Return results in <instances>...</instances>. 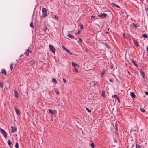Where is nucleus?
<instances>
[{
	"label": "nucleus",
	"instance_id": "1",
	"mask_svg": "<svg viewBox=\"0 0 148 148\" xmlns=\"http://www.w3.org/2000/svg\"><path fill=\"white\" fill-rule=\"evenodd\" d=\"M49 49L51 52L53 53H56V50L54 47L52 45L49 44Z\"/></svg>",
	"mask_w": 148,
	"mask_h": 148
},
{
	"label": "nucleus",
	"instance_id": "2",
	"mask_svg": "<svg viewBox=\"0 0 148 148\" xmlns=\"http://www.w3.org/2000/svg\"><path fill=\"white\" fill-rule=\"evenodd\" d=\"M42 12L43 13L42 14V17L44 18L47 15V11L46 9L45 8H42Z\"/></svg>",
	"mask_w": 148,
	"mask_h": 148
},
{
	"label": "nucleus",
	"instance_id": "3",
	"mask_svg": "<svg viewBox=\"0 0 148 148\" xmlns=\"http://www.w3.org/2000/svg\"><path fill=\"white\" fill-rule=\"evenodd\" d=\"M0 131L3 134V136L5 138H6L7 137V133L5 131L1 128H0Z\"/></svg>",
	"mask_w": 148,
	"mask_h": 148
},
{
	"label": "nucleus",
	"instance_id": "4",
	"mask_svg": "<svg viewBox=\"0 0 148 148\" xmlns=\"http://www.w3.org/2000/svg\"><path fill=\"white\" fill-rule=\"evenodd\" d=\"M107 16V14L105 13H103L101 15H98L99 17H101L102 18H106Z\"/></svg>",
	"mask_w": 148,
	"mask_h": 148
},
{
	"label": "nucleus",
	"instance_id": "5",
	"mask_svg": "<svg viewBox=\"0 0 148 148\" xmlns=\"http://www.w3.org/2000/svg\"><path fill=\"white\" fill-rule=\"evenodd\" d=\"M11 128L12 129L11 131L12 133H14L17 130V128L16 127H14L13 126H11Z\"/></svg>",
	"mask_w": 148,
	"mask_h": 148
},
{
	"label": "nucleus",
	"instance_id": "6",
	"mask_svg": "<svg viewBox=\"0 0 148 148\" xmlns=\"http://www.w3.org/2000/svg\"><path fill=\"white\" fill-rule=\"evenodd\" d=\"M62 47L63 49L64 50H65L68 53H69L70 54H71V55L72 54V53L70 52V51L68 49L66 48L65 47L63 46H62Z\"/></svg>",
	"mask_w": 148,
	"mask_h": 148
},
{
	"label": "nucleus",
	"instance_id": "7",
	"mask_svg": "<svg viewBox=\"0 0 148 148\" xmlns=\"http://www.w3.org/2000/svg\"><path fill=\"white\" fill-rule=\"evenodd\" d=\"M31 52V51L29 49H27L25 53V54H26L27 56H29V53Z\"/></svg>",
	"mask_w": 148,
	"mask_h": 148
},
{
	"label": "nucleus",
	"instance_id": "8",
	"mask_svg": "<svg viewBox=\"0 0 148 148\" xmlns=\"http://www.w3.org/2000/svg\"><path fill=\"white\" fill-rule=\"evenodd\" d=\"M15 97L16 98L18 97L19 95L18 93L16 90H14Z\"/></svg>",
	"mask_w": 148,
	"mask_h": 148
},
{
	"label": "nucleus",
	"instance_id": "9",
	"mask_svg": "<svg viewBox=\"0 0 148 148\" xmlns=\"http://www.w3.org/2000/svg\"><path fill=\"white\" fill-rule=\"evenodd\" d=\"M29 62L31 64H34L35 63V61L34 60H32L29 61Z\"/></svg>",
	"mask_w": 148,
	"mask_h": 148
},
{
	"label": "nucleus",
	"instance_id": "10",
	"mask_svg": "<svg viewBox=\"0 0 148 148\" xmlns=\"http://www.w3.org/2000/svg\"><path fill=\"white\" fill-rule=\"evenodd\" d=\"M130 95L132 98H134L136 96L135 94L133 92H131L130 93Z\"/></svg>",
	"mask_w": 148,
	"mask_h": 148
},
{
	"label": "nucleus",
	"instance_id": "11",
	"mask_svg": "<svg viewBox=\"0 0 148 148\" xmlns=\"http://www.w3.org/2000/svg\"><path fill=\"white\" fill-rule=\"evenodd\" d=\"M15 111H16V113L17 114H20V111H19V110L16 107L15 108Z\"/></svg>",
	"mask_w": 148,
	"mask_h": 148
},
{
	"label": "nucleus",
	"instance_id": "12",
	"mask_svg": "<svg viewBox=\"0 0 148 148\" xmlns=\"http://www.w3.org/2000/svg\"><path fill=\"white\" fill-rule=\"evenodd\" d=\"M1 73L2 74H4L5 75H6V72L5 70V69H3L1 71Z\"/></svg>",
	"mask_w": 148,
	"mask_h": 148
},
{
	"label": "nucleus",
	"instance_id": "13",
	"mask_svg": "<svg viewBox=\"0 0 148 148\" xmlns=\"http://www.w3.org/2000/svg\"><path fill=\"white\" fill-rule=\"evenodd\" d=\"M67 36L68 37L71 38L72 39L74 38V37L73 36L71 35V34H68Z\"/></svg>",
	"mask_w": 148,
	"mask_h": 148
},
{
	"label": "nucleus",
	"instance_id": "14",
	"mask_svg": "<svg viewBox=\"0 0 148 148\" xmlns=\"http://www.w3.org/2000/svg\"><path fill=\"white\" fill-rule=\"evenodd\" d=\"M52 17L56 20H58V16L56 15H53L52 16Z\"/></svg>",
	"mask_w": 148,
	"mask_h": 148
},
{
	"label": "nucleus",
	"instance_id": "15",
	"mask_svg": "<svg viewBox=\"0 0 148 148\" xmlns=\"http://www.w3.org/2000/svg\"><path fill=\"white\" fill-rule=\"evenodd\" d=\"M48 112H49V113H50L51 114H53V111L52 110H51V109H49L48 110Z\"/></svg>",
	"mask_w": 148,
	"mask_h": 148
},
{
	"label": "nucleus",
	"instance_id": "16",
	"mask_svg": "<svg viewBox=\"0 0 148 148\" xmlns=\"http://www.w3.org/2000/svg\"><path fill=\"white\" fill-rule=\"evenodd\" d=\"M7 143L8 144L10 145H11L12 144V143L10 139H8Z\"/></svg>",
	"mask_w": 148,
	"mask_h": 148
},
{
	"label": "nucleus",
	"instance_id": "17",
	"mask_svg": "<svg viewBox=\"0 0 148 148\" xmlns=\"http://www.w3.org/2000/svg\"><path fill=\"white\" fill-rule=\"evenodd\" d=\"M136 148H141V146L138 144H136Z\"/></svg>",
	"mask_w": 148,
	"mask_h": 148
},
{
	"label": "nucleus",
	"instance_id": "18",
	"mask_svg": "<svg viewBox=\"0 0 148 148\" xmlns=\"http://www.w3.org/2000/svg\"><path fill=\"white\" fill-rule=\"evenodd\" d=\"M52 82L55 84H56L57 83V81L54 78H53L52 79Z\"/></svg>",
	"mask_w": 148,
	"mask_h": 148
},
{
	"label": "nucleus",
	"instance_id": "19",
	"mask_svg": "<svg viewBox=\"0 0 148 148\" xmlns=\"http://www.w3.org/2000/svg\"><path fill=\"white\" fill-rule=\"evenodd\" d=\"M131 61L132 62V63H133V64H134V65H135L136 67L137 66H138L135 63V62L134 60H131Z\"/></svg>",
	"mask_w": 148,
	"mask_h": 148
},
{
	"label": "nucleus",
	"instance_id": "20",
	"mask_svg": "<svg viewBox=\"0 0 148 148\" xmlns=\"http://www.w3.org/2000/svg\"><path fill=\"white\" fill-rule=\"evenodd\" d=\"M134 44L137 46L138 47L139 46V44L138 42L136 41L134 42Z\"/></svg>",
	"mask_w": 148,
	"mask_h": 148
},
{
	"label": "nucleus",
	"instance_id": "21",
	"mask_svg": "<svg viewBox=\"0 0 148 148\" xmlns=\"http://www.w3.org/2000/svg\"><path fill=\"white\" fill-rule=\"evenodd\" d=\"M143 37L145 38H147L148 37L147 36L146 34H143Z\"/></svg>",
	"mask_w": 148,
	"mask_h": 148
},
{
	"label": "nucleus",
	"instance_id": "22",
	"mask_svg": "<svg viewBox=\"0 0 148 148\" xmlns=\"http://www.w3.org/2000/svg\"><path fill=\"white\" fill-rule=\"evenodd\" d=\"M15 147L16 148H19V144L18 143H16L15 145Z\"/></svg>",
	"mask_w": 148,
	"mask_h": 148
},
{
	"label": "nucleus",
	"instance_id": "23",
	"mask_svg": "<svg viewBox=\"0 0 148 148\" xmlns=\"http://www.w3.org/2000/svg\"><path fill=\"white\" fill-rule=\"evenodd\" d=\"M3 83L2 82H0V87L2 88V87H3Z\"/></svg>",
	"mask_w": 148,
	"mask_h": 148
},
{
	"label": "nucleus",
	"instance_id": "24",
	"mask_svg": "<svg viewBox=\"0 0 148 148\" xmlns=\"http://www.w3.org/2000/svg\"><path fill=\"white\" fill-rule=\"evenodd\" d=\"M30 26L32 27H34V25H33V23L32 22L30 23Z\"/></svg>",
	"mask_w": 148,
	"mask_h": 148
},
{
	"label": "nucleus",
	"instance_id": "25",
	"mask_svg": "<svg viewBox=\"0 0 148 148\" xmlns=\"http://www.w3.org/2000/svg\"><path fill=\"white\" fill-rule=\"evenodd\" d=\"M72 65L73 66H77V64L76 63H74L73 62H72Z\"/></svg>",
	"mask_w": 148,
	"mask_h": 148
},
{
	"label": "nucleus",
	"instance_id": "26",
	"mask_svg": "<svg viewBox=\"0 0 148 148\" xmlns=\"http://www.w3.org/2000/svg\"><path fill=\"white\" fill-rule=\"evenodd\" d=\"M13 63H12L10 65V68L11 69H13Z\"/></svg>",
	"mask_w": 148,
	"mask_h": 148
},
{
	"label": "nucleus",
	"instance_id": "27",
	"mask_svg": "<svg viewBox=\"0 0 148 148\" xmlns=\"http://www.w3.org/2000/svg\"><path fill=\"white\" fill-rule=\"evenodd\" d=\"M80 28L81 29H83V25L82 24H80Z\"/></svg>",
	"mask_w": 148,
	"mask_h": 148
},
{
	"label": "nucleus",
	"instance_id": "28",
	"mask_svg": "<svg viewBox=\"0 0 148 148\" xmlns=\"http://www.w3.org/2000/svg\"><path fill=\"white\" fill-rule=\"evenodd\" d=\"M86 109L89 113H90L91 112V111L88 108H86Z\"/></svg>",
	"mask_w": 148,
	"mask_h": 148
},
{
	"label": "nucleus",
	"instance_id": "29",
	"mask_svg": "<svg viewBox=\"0 0 148 148\" xmlns=\"http://www.w3.org/2000/svg\"><path fill=\"white\" fill-rule=\"evenodd\" d=\"M57 113V111L56 110H53V114H56Z\"/></svg>",
	"mask_w": 148,
	"mask_h": 148
},
{
	"label": "nucleus",
	"instance_id": "30",
	"mask_svg": "<svg viewBox=\"0 0 148 148\" xmlns=\"http://www.w3.org/2000/svg\"><path fill=\"white\" fill-rule=\"evenodd\" d=\"M91 146L92 148H94V144L93 143H92V144H91Z\"/></svg>",
	"mask_w": 148,
	"mask_h": 148
},
{
	"label": "nucleus",
	"instance_id": "31",
	"mask_svg": "<svg viewBox=\"0 0 148 148\" xmlns=\"http://www.w3.org/2000/svg\"><path fill=\"white\" fill-rule=\"evenodd\" d=\"M74 70L76 72H78V70L75 67L74 68Z\"/></svg>",
	"mask_w": 148,
	"mask_h": 148
},
{
	"label": "nucleus",
	"instance_id": "32",
	"mask_svg": "<svg viewBox=\"0 0 148 148\" xmlns=\"http://www.w3.org/2000/svg\"><path fill=\"white\" fill-rule=\"evenodd\" d=\"M140 110L143 112H145V110L143 109H140Z\"/></svg>",
	"mask_w": 148,
	"mask_h": 148
},
{
	"label": "nucleus",
	"instance_id": "33",
	"mask_svg": "<svg viewBox=\"0 0 148 148\" xmlns=\"http://www.w3.org/2000/svg\"><path fill=\"white\" fill-rule=\"evenodd\" d=\"M81 33V31L80 30H78L77 33L76 34L77 35V34H79Z\"/></svg>",
	"mask_w": 148,
	"mask_h": 148
},
{
	"label": "nucleus",
	"instance_id": "34",
	"mask_svg": "<svg viewBox=\"0 0 148 148\" xmlns=\"http://www.w3.org/2000/svg\"><path fill=\"white\" fill-rule=\"evenodd\" d=\"M56 92L57 94H58L59 93V92L58 90H56Z\"/></svg>",
	"mask_w": 148,
	"mask_h": 148
},
{
	"label": "nucleus",
	"instance_id": "35",
	"mask_svg": "<svg viewBox=\"0 0 148 148\" xmlns=\"http://www.w3.org/2000/svg\"><path fill=\"white\" fill-rule=\"evenodd\" d=\"M113 4L114 5H115L116 7H117V8H120L119 6H118V5H116V4H114V3H113Z\"/></svg>",
	"mask_w": 148,
	"mask_h": 148
},
{
	"label": "nucleus",
	"instance_id": "36",
	"mask_svg": "<svg viewBox=\"0 0 148 148\" xmlns=\"http://www.w3.org/2000/svg\"><path fill=\"white\" fill-rule=\"evenodd\" d=\"M63 82H64V83H66V79H64V78H63Z\"/></svg>",
	"mask_w": 148,
	"mask_h": 148
},
{
	"label": "nucleus",
	"instance_id": "37",
	"mask_svg": "<svg viewBox=\"0 0 148 148\" xmlns=\"http://www.w3.org/2000/svg\"><path fill=\"white\" fill-rule=\"evenodd\" d=\"M116 98H117V100H118V101L119 102H120V100H119V98L118 97H116Z\"/></svg>",
	"mask_w": 148,
	"mask_h": 148
},
{
	"label": "nucleus",
	"instance_id": "38",
	"mask_svg": "<svg viewBox=\"0 0 148 148\" xmlns=\"http://www.w3.org/2000/svg\"><path fill=\"white\" fill-rule=\"evenodd\" d=\"M104 73H105V72H102L101 73V76H103V75H104Z\"/></svg>",
	"mask_w": 148,
	"mask_h": 148
},
{
	"label": "nucleus",
	"instance_id": "39",
	"mask_svg": "<svg viewBox=\"0 0 148 148\" xmlns=\"http://www.w3.org/2000/svg\"><path fill=\"white\" fill-rule=\"evenodd\" d=\"M79 42H82V40L81 39L79 38Z\"/></svg>",
	"mask_w": 148,
	"mask_h": 148
},
{
	"label": "nucleus",
	"instance_id": "40",
	"mask_svg": "<svg viewBox=\"0 0 148 148\" xmlns=\"http://www.w3.org/2000/svg\"><path fill=\"white\" fill-rule=\"evenodd\" d=\"M23 56V55H21L20 57V59H21V57Z\"/></svg>",
	"mask_w": 148,
	"mask_h": 148
},
{
	"label": "nucleus",
	"instance_id": "41",
	"mask_svg": "<svg viewBox=\"0 0 148 148\" xmlns=\"http://www.w3.org/2000/svg\"><path fill=\"white\" fill-rule=\"evenodd\" d=\"M146 49L147 53H148V46L147 47Z\"/></svg>",
	"mask_w": 148,
	"mask_h": 148
},
{
	"label": "nucleus",
	"instance_id": "42",
	"mask_svg": "<svg viewBox=\"0 0 148 148\" xmlns=\"http://www.w3.org/2000/svg\"><path fill=\"white\" fill-rule=\"evenodd\" d=\"M91 18L92 19V18H94V16H93V15L91 16Z\"/></svg>",
	"mask_w": 148,
	"mask_h": 148
},
{
	"label": "nucleus",
	"instance_id": "43",
	"mask_svg": "<svg viewBox=\"0 0 148 148\" xmlns=\"http://www.w3.org/2000/svg\"><path fill=\"white\" fill-rule=\"evenodd\" d=\"M85 49H86V51H89L88 50V49L87 48H86Z\"/></svg>",
	"mask_w": 148,
	"mask_h": 148
},
{
	"label": "nucleus",
	"instance_id": "44",
	"mask_svg": "<svg viewBox=\"0 0 148 148\" xmlns=\"http://www.w3.org/2000/svg\"><path fill=\"white\" fill-rule=\"evenodd\" d=\"M102 96L103 97H104V96H105V95L104 94H103V93L102 94Z\"/></svg>",
	"mask_w": 148,
	"mask_h": 148
},
{
	"label": "nucleus",
	"instance_id": "45",
	"mask_svg": "<svg viewBox=\"0 0 148 148\" xmlns=\"http://www.w3.org/2000/svg\"><path fill=\"white\" fill-rule=\"evenodd\" d=\"M109 81H110V82H112L113 81L111 79H109Z\"/></svg>",
	"mask_w": 148,
	"mask_h": 148
},
{
	"label": "nucleus",
	"instance_id": "46",
	"mask_svg": "<svg viewBox=\"0 0 148 148\" xmlns=\"http://www.w3.org/2000/svg\"><path fill=\"white\" fill-rule=\"evenodd\" d=\"M94 86H97V84H94Z\"/></svg>",
	"mask_w": 148,
	"mask_h": 148
},
{
	"label": "nucleus",
	"instance_id": "47",
	"mask_svg": "<svg viewBox=\"0 0 148 148\" xmlns=\"http://www.w3.org/2000/svg\"><path fill=\"white\" fill-rule=\"evenodd\" d=\"M146 94H147V95H148V92H146Z\"/></svg>",
	"mask_w": 148,
	"mask_h": 148
},
{
	"label": "nucleus",
	"instance_id": "48",
	"mask_svg": "<svg viewBox=\"0 0 148 148\" xmlns=\"http://www.w3.org/2000/svg\"><path fill=\"white\" fill-rule=\"evenodd\" d=\"M116 98V97H117L116 95H114V96Z\"/></svg>",
	"mask_w": 148,
	"mask_h": 148
},
{
	"label": "nucleus",
	"instance_id": "49",
	"mask_svg": "<svg viewBox=\"0 0 148 148\" xmlns=\"http://www.w3.org/2000/svg\"><path fill=\"white\" fill-rule=\"evenodd\" d=\"M123 37H124L125 34H123Z\"/></svg>",
	"mask_w": 148,
	"mask_h": 148
},
{
	"label": "nucleus",
	"instance_id": "50",
	"mask_svg": "<svg viewBox=\"0 0 148 148\" xmlns=\"http://www.w3.org/2000/svg\"><path fill=\"white\" fill-rule=\"evenodd\" d=\"M77 66H78L79 67V65H77Z\"/></svg>",
	"mask_w": 148,
	"mask_h": 148
}]
</instances>
